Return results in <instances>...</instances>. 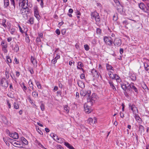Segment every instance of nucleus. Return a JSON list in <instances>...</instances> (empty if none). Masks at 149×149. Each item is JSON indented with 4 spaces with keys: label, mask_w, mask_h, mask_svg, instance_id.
I'll return each instance as SVG.
<instances>
[{
    "label": "nucleus",
    "mask_w": 149,
    "mask_h": 149,
    "mask_svg": "<svg viewBox=\"0 0 149 149\" xmlns=\"http://www.w3.org/2000/svg\"><path fill=\"white\" fill-rule=\"evenodd\" d=\"M84 111L86 113H90L91 111V109L90 108V107L88 106L87 104H85L84 105Z\"/></svg>",
    "instance_id": "obj_14"
},
{
    "label": "nucleus",
    "mask_w": 149,
    "mask_h": 149,
    "mask_svg": "<svg viewBox=\"0 0 149 149\" xmlns=\"http://www.w3.org/2000/svg\"><path fill=\"white\" fill-rule=\"evenodd\" d=\"M12 40V38L11 37H9V38H8L7 39V41L8 42H10Z\"/></svg>",
    "instance_id": "obj_64"
},
{
    "label": "nucleus",
    "mask_w": 149,
    "mask_h": 149,
    "mask_svg": "<svg viewBox=\"0 0 149 149\" xmlns=\"http://www.w3.org/2000/svg\"><path fill=\"white\" fill-rule=\"evenodd\" d=\"M88 123L91 125L93 123V119L91 118H89L87 120Z\"/></svg>",
    "instance_id": "obj_40"
},
{
    "label": "nucleus",
    "mask_w": 149,
    "mask_h": 149,
    "mask_svg": "<svg viewBox=\"0 0 149 149\" xmlns=\"http://www.w3.org/2000/svg\"><path fill=\"white\" fill-rule=\"evenodd\" d=\"M21 140L22 142V143L26 145H27L28 144V142L26 140V139H25L24 137H22L21 138Z\"/></svg>",
    "instance_id": "obj_26"
},
{
    "label": "nucleus",
    "mask_w": 149,
    "mask_h": 149,
    "mask_svg": "<svg viewBox=\"0 0 149 149\" xmlns=\"http://www.w3.org/2000/svg\"><path fill=\"white\" fill-rule=\"evenodd\" d=\"M126 83H127V90L130 91L132 88V86H130V84L128 82H127Z\"/></svg>",
    "instance_id": "obj_43"
},
{
    "label": "nucleus",
    "mask_w": 149,
    "mask_h": 149,
    "mask_svg": "<svg viewBox=\"0 0 149 149\" xmlns=\"http://www.w3.org/2000/svg\"><path fill=\"white\" fill-rule=\"evenodd\" d=\"M139 8L142 10L145 13H147V11L145 10V5L143 3H140L139 4Z\"/></svg>",
    "instance_id": "obj_16"
},
{
    "label": "nucleus",
    "mask_w": 149,
    "mask_h": 149,
    "mask_svg": "<svg viewBox=\"0 0 149 149\" xmlns=\"http://www.w3.org/2000/svg\"><path fill=\"white\" fill-rule=\"evenodd\" d=\"M40 107L42 111H43L45 110V107L44 104L43 103H41L40 105Z\"/></svg>",
    "instance_id": "obj_45"
},
{
    "label": "nucleus",
    "mask_w": 149,
    "mask_h": 149,
    "mask_svg": "<svg viewBox=\"0 0 149 149\" xmlns=\"http://www.w3.org/2000/svg\"><path fill=\"white\" fill-rule=\"evenodd\" d=\"M56 33L58 35H59L60 34V30L58 29H56Z\"/></svg>",
    "instance_id": "obj_55"
},
{
    "label": "nucleus",
    "mask_w": 149,
    "mask_h": 149,
    "mask_svg": "<svg viewBox=\"0 0 149 149\" xmlns=\"http://www.w3.org/2000/svg\"><path fill=\"white\" fill-rule=\"evenodd\" d=\"M130 86H132V88L136 93H138V91L137 88L134 86V84L133 83L130 84Z\"/></svg>",
    "instance_id": "obj_27"
},
{
    "label": "nucleus",
    "mask_w": 149,
    "mask_h": 149,
    "mask_svg": "<svg viewBox=\"0 0 149 149\" xmlns=\"http://www.w3.org/2000/svg\"><path fill=\"white\" fill-rule=\"evenodd\" d=\"M129 77L130 79L133 81H135L136 79V75L135 73H130Z\"/></svg>",
    "instance_id": "obj_15"
},
{
    "label": "nucleus",
    "mask_w": 149,
    "mask_h": 149,
    "mask_svg": "<svg viewBox=\"0 0 149 149\" xmlns=\"http://www.w3.org/2000/svg\"><path fill=\"white\" fill-rule=\"evenodd\" d=\"M113 77L112 79H115L117 82H120L121 81L119 76L116 74H114Z\"/></svg>",
    "instance_id": "obj_17"
},
{
    "label": "nucleus",
    "mask_w": 149,
    "mask_h": 149,
    "mask_svg": "<svg viewBox=\"0 0 149 149\" xmlns=\"http://www.w3.org/2000/svg\"><path fill=\"white\" fill-rule=\"evenodd\" d=\"M64 145L69 149H75L68 142H65Z\"/></svg>",
    "instance_id": "obj_22"
},
{
    "label": "nucleus",
    "mask_w": 149,
    "mask_h": 149,
    "mask_svg": "<svg viewBox=\"0 0 149 149\" xmlns=\"http://www.w3.org/2000/svg\"><path fill=\"white\" fill-rule=\"evenodd\" d=\"M97 97L96 94L95 93H93L91 96L90 95L89 97H88L87 98V99H88L89 100V101L93 103L94 102L97 100Z\"/></svg>",
    "instance_id": "obj_5"
},
{
    "label": "nucleus",
    "mask_w": 149,
    "mask_h": 149,
    "mask_svg": "<svg viewBox=\"0 0 149 149\" xmlns=\"http://www.w3.org/2000/svg\"><path fill=\"white\" fill-rule=\"evenodd\" d=\"M19 46L17 44H16L15 47L14 48V51L15 52H17L19 50Z\"/></svg>",
    "instance_id": "obj_38"
},
{
    "label": "nucleus",
    "mask_w": 149,
    "mask_h": 149,
    "mask_svg": "<svg viewBox=\"0 0 149 149\" xmlns=\"http://www.w3.org/2000/svg\"><path fill=\"white\" fill-rule=\"evenodd\" d=\"M135 114L134 118L136 119V120L137 121L138 123H140V122L141 121V119L139 116L136 114Z\"/></svg>",
    "instance_id": "obj_25"
},
{
    "label": "nucleus",
    "mask_w": 149,
    "mask_h": 149,
    "mask_svg": "<svg viewBox=\"0 0 149 149\" xmlns=\"http://www.w3.org/2000/svg\"><path fill=\"white\" fill-rule=\"evenodd\" d=\"M78 84L79 87L82 88L85 87L84 83L81 81H79L77 82Z\"/></svg>",
    "instance_id": "obj_19"
},
{
    "label": "nucleus",
    "mask_w": 149,
    "mask_h": 149,
    "mask_svg": "<svg viewBox=\"0 0 149 149\" xmlns=\"http://www.w3.org/2000/svg\"><path fill=\"white\" fill-rule=\"evenodd\" d=\"M34 19L33 17H31L29 20L28 23L31 24H32L34 23Z\"/></svg>",
    "instance_id": "obj_39"
},
{
    "label": "nucleus",
    "mask_w": 149,
    "mask_h": 149,
    "mask_svg": "<svg viewBox=\"0 0 149 149\" xmlns=\"http://www.w3.org/2000/svg\"><path fill=\"white\" fill-rule=\"evenodd\" d=\"M6 20L5 19H2V23L1 24L4 27L6 28L8 26L10 29V23L7 22V24H6Z\"/></svg>",
    "instance_id": "obj_12"
},
{
    "label": "nucleus",
    "mask_w": 149,
    "mask_h": 149,
    "mask_svg": "<svg viewBox=\"0 0 149 149\" xmlns=\"http://www.w3.org/2000/svg\"><path fill=\"white\" fill-rule=\"evenodd\" d=\"M13 105L14 108L16 109H18L19 108L18 104L16 102L14 103Z\"/></svg>",
    "instance_id": "obj_42"
},
{
    "label": "nucleus",
    "mask_w": 149,
    "mask_h": 149,
    "mask_svg": "<svg viewBox=\"0 0 149 149\" xmlns=\"http://www.w3.org/2000/svg\"><path fill=\"white\" fill-rule=\"evenodd\" d=\"M91 74L93 77L95 78H98L99 76L98 72L94 69L91 70Z\"/></svg>",
    "instance_id": "obj_11"
},
{
    "label": "nucleus",
    "mask_w": 149,
    "mask_h": 149,
    "mask_svg": "<svg viewBox=\"0 0 149 149\" xmlns=\"http://www.w3.org/2000/svg\"><path fill=\"white\" fill-rule=\"evenodd\" d=\"M127 82H126L123 83V84H121V87L122 88L124 91H125L127 90V83H126Z\"/></svg>",
    "instance_id": "obj_20"
},
{
    "label": "nucleus",
    "mask_w": 149,
    "mask_h": 149,
    "mask_svg": "<svg viewBox=\"0 0 149 149\" xmlns=\"http://www.w3.org/2000/svg\"><path fill=\"white\" fill-rule=\"evenodd\" d=\"M120 117L123 118L124 117V114L123 113H122L121 111H120Z\"/></svg>",
    "instance_id": "obj_61"
},
{
    "label": "nucleus",
    "mask_w": 149,
    "mask_h": 149,
    "mask_svg": "<svg viewBox=\"0 0 149 149\" xmlns=\"http://www.w3.org/2000/svg\"><path fill=\"white\" fill-rule=\"evenodd\" d=\"M25 40L26 42L27 43H29L30 42V39L29 37V36L27 33L26 34Z\"/></svg>",
    "instance_id": "obj_35"
},
{
    "label": "nucleus",
    "mask_w": 149,
    "mask_h": 149,
    "mask_svg": "<svg viewBox=\"0 0 149 149\" xmlns=\"http://www.w3.org/2000/svg\"><path fill=\"white\" fill-rule=\"evenodd\" d=\"M7 104L8 105L9 108L10 109L11 108V105L8 100H7Z\"/></svg>",
    "instance_id": "obj_56"
},
{
    "label": "nucleus",
    "mask_w": 149,
    "mask_h": 149,
    "mask_svg": "<svg viewBox=\"0 0 149 149\" xmlns=\"http://www.w3.org/2000/svg\"><path fill=\"white\" fill-rule=\"evenodd\" d=\"M18 27L19 29V30L22 33H24V31L22 30L21 27L19 26H18Z\"/></svg>",
    "instance_id": "obj_60"
},
{
    "label": "nucleus",
    "mask_w": 149,
    "mask_h": 149,
    "mask_svg": "<svg viewBox=\"0 0 149 149\" xmlns=\"http://www.w3.org/2000/svg\"><path fill=\"white\" fill-rule=\"evenodd\" d=\"M80 78L81 79H83L85 78V75L84 74H82L80 76Z\"/></svg>",
    "instance_id": "obj_62"
},
{
    "label": "nucleus",
    "mask_w": 149,
    "mask_h": 149,
    "mask_svg": "<svg viewBox=\"0 0 149 149\" xmlns=\"http://www.w3.org/2000/svg\"><path fill=\"white\" fill-rule=\"evenodd\" d=\"M96 32L97 33L100 34L101 33V29L99 28H97L96 29Z\"/></svg>",
    "instance_id": "obj_51"
},
{
    "label": "nucleus",
    "mask_w": 149,
    "mask_h": 149,
    "mask_svg": "<svg viewBox=\"0 0 149 149\" xmlns=\"http://www.w3.org/2000/svg\"><path fill=\"white\" fill-rule=\"evenodd\" d=\"M35 82L36 85L38 88L39 89H42V88L41 86L39 81H37L36 80H35Z\"/></svg>",
    "instance_id": "obj_24"
},
{
    "label": "nucleus",
    "mask_w": 149,
    "mask_h": 149,
    "mask_svg": "<svg viewBox=\"0 0 149 149\" xmlns=\"http://www.w3.org/2000/svg\"><path fill=\"white\" fill-rule=\"evenodd\" d=\"M123 23L124 24H125V25H127L129 24L127 21V20L124 21H123Z\"/></svg>",
    "instance_id": "obj_58"
},
{
    "label": "nucleus",
    "mask_w": 149,
    "mask_h": 149,
    "mask_svg": "<svg viewBox=\"0 0 149 149\" xmlns=\"http://www.w3.org/2000/svg\"><path fill=\"white\" fill-rule=\"evenodd\" d=\"M36 144L39 147L42 148H44V147L42 145L40 142L37 140H36Z\"/></svg>",
    "instance_id": "obj_34"
},
{
    "label": "nucleus",
    "mask_w": 149,
    "mask_h": 149,
    "mask_svg": "<svg viewBox=\"0 0 149 149\" xmlns=\"http://www.w3.org/2000/svg\"><path fill=\"white\" fill-rule=\"evenodd\" d=\"M20 86L22 88L23 91L24 92H26V91L27 89L26 87L25 86V84L23 82L20 84Z\"/></svg>",
    "instance_id": "obj_21"
},
{
    "label": "nucleus",
    "mask_w": 149,
    "mask_h": 149,
    "mask_svg": "<svg viewBox=\"0 0 149 149\" xmlns=\"http://www.w3.org/2000/svg\"><path fill=\"white\" fill-rule=\"evenodd\" d=\"M6 61H7L9 63H11L12 61L10 58V57L8 56H7L6 57Z\"/></svg>",
    "instance_id": "obj_47"
},
{
    "label": "nucleus",
    "mask_w": 149,
    "mask_h": 149,
    "mask_svg": "<svg viewBox=\"0 0 149 149\" xmlns=\"http://www.w3.org/2000/svg\"><path fill=\"white\" fill-rule=\"evenodd\" d=\"M64 145L69 149H75L68 142H65Z\"/></svg>",
    "instance_id": "obj_23"
},
{
    "label": "nucleus",
    "mask_w": 149,
    "mask_h": 149,
    "mask_svg": "<svg viewBox=\"0 0 149 149\" xmlns=\"http://www.w3.org/2000/svg\"><path fill=\"white\" fill-rule=\"evenodd\" d=\"M104 41L107 45L111 46L113 43L112 39L111 37L104 36Z\"/></svg>",
    "instance_id": "obj_3"
},
{
    "label": "nucleus",
    "mask_w": 149,
    "mask_h": 149,
    "mask_svg": "<svg viewBox=\"0 0 149 149\" xmlns=\"http://www.w3.org/2000/svg\"><path fill=\"white\" fill-rule=\"evenodd\" d=\"M21 6L22 8L21 9L20 12L22 14L26 15L30 13V10L28 7V4H26V5L21 4Z\"/></svg>",
    "instance_id": "obj_1"
},
{
    "label": "nucleus",
    "mask_w": 149,
    "mask_h": 149,
    "mask_svg": "<svg viewBox=\"0 0 149 149\" xmlns=\"http://www.w3.org/2000/svg\"><path fill=\"white\" fill-rule=\"evenodd\" d=\"M33 10L35 17L38 20H39L40 19V17L39 15V12L38 7L37 6H34L33 8Z\"/></svg>",
    "instance_id": "obj_6"
},
{
    "label": "nucleus",
    "mask_w": 149,
    "mask_h": 149,
    "mask_svg": "<svg viewBox=\"0 0 149 149\" xmlns=\"http://www.w3.org/2000/svg\"><path fill=\"white\" fill-rule=\"evenodd\" d=\"M40 5L41 6V7L42 8L43 7V0H40Z\"/></svg>",
    "instance_id": "obj_57"
},
{
    "label": "nucleus",
    "mask_w": 149,
    "mask_h": 149,
    "mask_svg": "<svg viewBox=\"0 0 149 149\" xmlns=\"http://www.w3.org/2000/svg\"><path fill=\"white\" fill-rule=\"evenodd\" d=\"M64 141V139H63L62 138H58V139H57V141H56L59 143H61L63 142Z\"/></svg>",
    "instance_id": "obj_36"
},
{
    "label": "nucleus",
    "mask_w": 149,
    "mask_h": 149,
    "mask_svg": "<svg viewBox=\"0 0 149 149\" xmlns=\"http://www.w3.org/2000/svg\"><path fill=\"white\" fill-rule=\"evenodd\" d=\"M78 65L80 67H82L83 66V65L81 62L79 61L77 63Z\"/></svg>",
    "instance_id": "obj_50"
},
{
    "label": "nucleus",
    "mask_w": 149,
    "mask_h": 149,
    "mask_svg": "<svg viewBox=\"0 0 149 149\" xmlns=\"http://www.w3.org/2000/svg\"><path fill=\"white\" fill-rule=\"evenodd\" d=\"M57 62V60L54 58L51 61V62L53 64H55Z\"/></svg>",
    "instance_id": "obj_54"
},
{
    "label": "nucleus",
    "mask_w": 149,
    "mask_h": 149,
    "mask_svg": "<svg viewBox=\"0 0 149 149\" xmlns=\"http://www.w3.org/2000/svg\"><path fill=\"white\" fill-rule=\"evenodd\" d=\"M60 56L59 54H57L56 56L54 58L57 60L60 58Z\"/></svg>",
    "instance_id": "obj_53"
},
{
    "label": "nucleus",
    "mask_w": 149,
    "mask_h": 149,
    "mask_svg": "<svg viewBox=\"0 0 149 149\" xmlns=\"http://www.w3.org/2000/svg\"><path fill=\"white\" fill-rule=\"evenodd\" d=\"M1 45L2 46V48H4V46L5 47H7V45L5 43V42L4 41H2L1 42Z\"/></svg>",
    "instance_id": "obj_41"
},
{
    "label": "nucleus",
    "mask_w": 149,
    "mask_h": 149,
    "mask_svg": "<svg viewBox=\"0 0 149 149\" xmlns=\"http://www.w3.org/2000/svg\"><path fill=\"white\" fill-rule=\"evenodd\" d=\"M31 62L33 65L34 67H36L37 66V61L36 59L34 57L31 56Z\"/></svg>",
    "instance_id": "obj_13"
},
{
    "label": "nucleus",
    "mask_w": 149,
    "mask_h": 149,
    "mask_svg": "<svg viewBox=\"0 0 149 149\" xmlns=\"http://www.w3.org/2000/svg\"><path fill=\"white\" fill-rule=\"evenodd\" d=\"M8 131L9 132V136L15 139H17L19 138L18 134L16 132L10 133L8 130Z\"/></svg>",
    "instance_id": "obj_10"
},
{
    "label": "nucleus",
    "mask_w": 149,
    "mask_h": 149,
    "mask_svg": "<svg viewBox=\"0 0 149 149\" xmlns=\"http://www.w3.org/2000/svg\"><path fill=\"white\" fill-rule=\"evenodd\" d=\"M8 82L5 79H2L0 82V84L4 88H6L8 86Z\"/></svg>",
    "instance_id": "obj_8"
},
{
    "label": "nucleus",
    "mask_w": 149,
    "mask_h": 149,
    "mask_svg": "<svg viewBox=\"0 0 149 149\" xmlns=\"http://www.w3.org/2000/svg\"><path fill=\"white\" fill-rule=\"evenodd\" d=\"M84 48L86 51H88L89 49V47L88 45L87 44L84 45Z\"/></svg>",
    "instance_id": "obj_49"
},
{
    "label": "nucleus",
    "mask_w": 149,
    "mask_h": 149,
    "mask_svg": "<svg viewBox=\"0 0 149 149\" xmlns=\"http://www.w3.org/2000/svg\"><path fill=\"white\" fill-rule=\"evenodd\" d=\"M16 29L15 28L13 27L12 28L10 31V33L12 35L14 34L15 33V32Z\"/></svg>",
    "instance_id": "obj_37"
},
{
    "label": "nucleus",
    "mask_w": 149,
    "mask_h": 149,
    "mask_svg": "<svg viewBox=\"0 0 149 149\" xmlns=\"http://www.w3.org/2000/svg\"><path fill=\"white\" fill-rule=\"evenodd\" d=\"M20 145H21L20 144L17 143L16 142H15L14 143V146L16 147L17 146H20Z\"/></svg>",
    "instance_id": "obj_63"
},
{
    "label": "nucleus",
    "mask_w": 149,
    "mask_h": 149,
    "mask_svg": "<svg viewBox=\"0 0 149 149\" xmlns=\"http://www.w3.org/2000/svg\"><path fill=\"white\" fill-rule=\"evenodd\" d=\"M9 5V0H4V7L7 8Z\"/></svg>",
    "instance_id": "obj_30"
},
{
    "label": "nucleus",
    "mask_w": 149,
    "mask_h": 149,
    "mask_svg": "<svg viewBox=\"0 0 149 149\" xmlns=\"http://www.w3.org/2000/svg\"><path fill=\"white\" fill-rule=\"evenodd\" d=\"M143 64L145 70L147 71L149 70V65L146 62H144Z\"/></svg>",
    "instance_id": "obj_32"
},
{
    "label": "nucleus",
    "mask_w": 149,
    "mask_h": 149,
    "mask_svg": "<svg viewBox=\"0 0 149 149\" xmlns=\"http://www.w3.org/2000/svg\"><path fill=\"white\" fill-rule=\"evenodd\" d=\"M118 19V16L116 14L114 15L113 16V20L116 21Z\"/></svg>",
    "instance_id": "obj_44"
},
{
    "label": "nucleus",
    "mask_w": 149,
    "mask_h": 149,
    "mask_svg": "<svg viewBox=\"0 0 149 149\" xmlns=\"http://www.w3.org/2000/svg\"><path fill=\"white\" fill-rule=\"evenodd\" d=\"M106 68L108 70H114V69L112 66L108 63L106 64Z\"/></svg>",
    "instance_id": "obj_29"
},
{
    "label": "nucleus",
    "mask_w": 149,
    "mask_h": 149,
    "mask_svg": "<svg viewBox=\"0 0 149 149\" xmlns=\"http://www.w3.org/2000/svg\"><path fill=\"white\" fill-rule=\"evenodd\" d=\"M113 1L117 6H118L120 5V4L118 0H113Z\"/></svg>",
    "instance_id": "obj_48"
},
{
    "label": "nucleus",
    "mask_w": 149,
    "mask_h": 149,
    "mask_svg": "<svg viewBox=\"0 0 149 149\" xmlns=\"http://www.w3.org/2000/svg\"><path fill=\"white\" fill-rule=\"evenodd\" d=\"M80 95L82 96H86V97H89L91 94V91L90 90L86 91L84 90H81L80 91Z\"/></svg>",
    "instance_id": "obj_4"
},
{
    "label": "nucleus",
    "mask_w": 149,
    "mask_h": 149,
    "mask_svg": "<svg viewBox=\"0 0 149 149\" xmlns=\"http://www.w3.org/2000/svg\"><path fill=\"white\" fill-rule=\"evenodd\" d=\"M32 95L34 98H36L38 97V94L37 92H36V91H34L32 92Z\"/></svg>",
    "instance_id": "obj_33"
},
{
    "label": "nucleus",
    "mask_w": 149,
    "mask_h": 149,
    "mask_svg": "<svg viewBox=\"0 0 149 149\" xmlns=\"http://www.w3.org/2000/svg\"><path fill=\"white\" fill-rule=\"evenodd\" d=\"M19 3H22V4H24V5H26V4H28V0H19Z\"/></svg>",
    "instance_id": "obj_28"
},
{
    "label": "nucleus",
    "mask_w": 149,
    "mask_h": 149,
    "mask_svg": "<svg viewBox=\"0 0 149 149\" xmlns=\"http://www.w3.org/2000/svg\"><path fill=\"white\" fill-rule=\"evenodd\" d=\"M109 83L110 84V86L112 88L113 91H116V89L113 81L110 80L109 81Z\"/></svg>",
    "instance_id": "obj_18"
},
{
    "label": "nucleus",
    "mask_w": 149,
    "mask_h": 149,
    "mask_svg": "<svg viewBox=\"0 0 149 149\" xmlns=\"http://www.w3.org/2000/svg\"><path fill=\"white\" fill-rule=\"evenodd\" d=\"M11 3V4H12L14 7H15V2L14 0H10Z\"/></svg>",
    "instance_id": "obj_52"
},
{
    "label": "nucleus",
    "mask_w": 149,
    "mask_h": 149,
    "mask_svg": "<svg viewBox=\"0 0 149 149\" xmlns=\"http://www.w3.org/2000/svg\"><path fill=\"white\" fill-rule=\"evenodd\" d=\"M129 106L130 108L132 111L133 114H136L138 113V109L134 104H131L130 103Z\"/></svg>",
    "instance_id": "obj_7"
},
{
    "label": "nucleus",
    "mask_w": 149,
    "mask_h": 149,
    "mask_svg": "<svg viewBox=\"0 0 149 149\" xmlns=\"http://www.w3.org/2000/svg\"><path fill=\"white\" fill-rule=\"evenodd\" d=\"M113 43L115 46L117 47H119L122 44V41L121 40L118 38H116L114 41Z\"/></svg>",
    "instance_id": "obj_9"
},
{
    "label": "nucleus",
    "mask_w": 149,
    "mask_h": 149,
    "mask_svg": "<svg viewBox=\"0 0 149 149\" xmlns=\"http://www.w3.org/2000/svg\"><path fill=\"white\" fill-rule=\"evenodd\" d=\"M64 110L66 111L67 113H68L70 111V108L68 105H65L63 106Z\"/></svg>",
    "instance_id": "obj_31"
},
{
    "label": "nucleus",
    "mask_w": 149,
    "mask_h": 149,
    "mask_svg": "<svg viewBox=\"0 0 149 149\" xmlns=\"http://www.w3.org/2000/svg\"><path fill=\"white\" fill-rule=\"evenodd\" d=\"M7 48V47H4V48H2V51L4 54L8 52Z\"/></svg>",
    "instance_id": "obj_46"
},
{
    "label": "nucleus",
    "mask_w": 149,
    "mask_h": 149,
    "mask_svg": "<svg viewBox=\"0 0 149 149\" xmlns=\"http://www.w3.org/2000/svg\"><path fill=\"white\" fill-rule=\"evenodd\" d=\"M91 16L92 19H95L96 22H100V17L99 14L96 11H94L92 12Z\"/></svg>",
    "instance_id": "obj_2"
},
{
    "label": "nucleus",
    "mask_w": 149,
    "mask_h": 149,
    "mask_svg": "<svg viewBox=\"0 0 149 149\" xmlns=\"http://www.w3.org/2000/svg\"><path fill=\"white\" fill-rule=\"evenodd\" d=\"M76 98L77 99H78L79 97V93L78 92H77L76 93Z\"/></svg>",
    "instance_id": "obj_59"
}]
</instances>
